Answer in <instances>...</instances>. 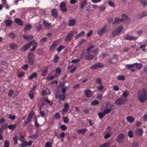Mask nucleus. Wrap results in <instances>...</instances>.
I'll return each mask as SVG.
<instances>
[{
  "label": "nucleus",
  "mask_w": 147,
  "mask_h": 147,
  "mask_svg": "<svg viewBox=\"0 0 147 147\" xmlns=\"http://www.w3.org/2000/svg\"><path fill=\"white\" fill-rule=\"evenodd\" d=\"M50 93V91L48 89H47L46 90H43L41 93L42 96H45L46 95L49 94Z\"/></svg>",
  "instance_id": "17"
},
{
  "label": "nucleus",
  "mask_w": 147,
  "mask_h": 147,
  "mask_svg": "<svg viewBox=\"0 0 147 147\" xmlns=\"http://www.w3.org/2000/svg\"><path fill=\"white\" fill-rule=\"evenodd\" d=\"M60 127L61 129L63 131L67 129V126L65 125H61Z\"/></svg>",
  "instance_id": "52"
},
{
  "label": "nucleus",
  "mask_w": 147,
  "mask_h": 147,
  "mask_svg": "<svg viewBox=\"0 0 147 147\" xmlns=\"http://www.w3.org/2000/svg\"><path fill=\"white\" fill-rule=\"evenodd\" d=\"M100 85L99 86H97V88L98 90L99 91H101L103 89L104 87L102 84Z\"/></svg>",
  "instance_id": "47"
},
{
  "label": "nucleus",
  "mask_w": 147,
  "mask_h": 147,
  "mask_svg": "<svg viewBox=\"0 0 147 147\" xmlns=\"http://www.w3.org/2000/svg\"><path fill=\"white\" fill-rule=\"evenodd\" d=\"M66 91V89L65 88H62V93L61 94H60L58 96V94H57L56 96V97L57 98L58 96L62 100H64L65 99V92Z\"/></svg>",
  "instance_id": "7"
},
{
  "label": "nucleus",
  "mask_w": 147,
  "mask_h": 147,
  "mask_svg": "<svg viewBox=\"0 0 147 147\" xmlns=\"http://www.w3.org/2000/svg\"><path fill=\"white\" fill-rule=\"evenodd\" d=\"M86 131V129L84 128L77 130V132L79 134L82 133V135H83L85 134Z\"/></svg>",
  "instance_id": "25"
},
{
  "label": "nucleus",
  "mask_w": 147,
  "mask_h": 147,
  "mask_svg": "<svg viewBox=\"0 0 147 147\" xmlns=\"http://www.w3.org/2000/svg\"><path fill=\"white\" fill-rule=\"evenodd\" d=\"M28 68V65L27 64H25L22 67V69L25 70H27Z\"/></svg>",
  "instance_id": "59"
},
{
  "label": "nucleus",
  "mask_w": 147,
  "mask_h": 147,
  "mask_svg": "<svg viewBox=\"0 0 147 147\" xmlns=\"http://www.w3.org/2000/svg\"><path fill=\"white\" fill-rule=\"evenodd\" d=\"M15 22L18 24L22 26L23 25V23L22 21L18 18H16L15 19Z\"/></svg>",
  "instance_id": "23"
},
{
  "label": "nucleus",
  "mask_w": 147,
  "mask_h": 147,
  "mask_svg": "<svg viewBox=\"0 0 147 147\" xmlns=\"http://www.w3.org/2000/svg\"><path fill=\"white\" fill-rule=\"evenodd\" d=\"M108 4L111 7H114L115 6V5L114 1H108Z\"/></svg>",
  "instance_id": "34"
},
{
  "label": "nucleus",
  "mask_w": 147,
  "mask_h": 147,
  "mask_svg": "<svg viewBox=\"0 0 147 147\" xmlns=\"http://www.w3.org/2000/svg\"><path fill=\"white\" fill-rule=\"evenodd\" d=\"M134 64V69H135V70L136 69H139L142 67V64L141 63H135Z\"/></svg>",
  "instance_id": "26"
},
{
  "label": "nucleus",
  "mask_w": 147,
  "mask_h": 147,
  "mask_svg": "<svg viewBox=\"0 0 147 147\" xmlns=\"http://www.w3.org/2000/svg\"><path fill=\"white\" fill-rule=\"evenodd\" d=\"M106 28L105 27H104L103 28H102L101 30H100L98 31V34L100 35H101L103 33H104V32H105L106 31Z\"/></svg>",
  "instance_id": "33"
},
{
  "label": "nucleus",
  "mask_w": 147,
  "mask_h": 147,
  "mask_svg": "<svg viewBox=\"0 0 147 147\" xmlns=\"http://www.w3.org/2000/svg\"><path fill=\"white\" fill-rule=\"evenodd\" d=\"M103 66L102 63L98 62L91 66L90 68L92 69H96L102 67Z\"/></svg>",
  "instance_id": "6"
},
{
  "label": "nucleus",
  "mask_w": 147,
  "mask_h": 147,
  "mask_svg": "<svg viewBox=\"0 0 147 147\" xmlns=\"http://www.w3.org/2000/svg\"><path fill=\"white\" fill-rule=\"evenodd\" d=\"M138 37H135L133 36H131L129 35H127L124 36V38L127 40H136Z\"/></svg>",
  "instance_id": "12"
},
{
  "label": "nucleus",
  "mask_w": 147,
  "mask_h": 147,
  "mask_svg": "<svg viewBox=\"0 0 147 147\" xmlns=\"http://www.w3.org/2000/svg\"><path fill=\"white\" fill-rule=\"evenodd\" d=\"M126 100L122 98L117 99L115 102L117 105H122L124 104L126 101Z\"/></svg>",
  "instance_id": "5"
},
{
  "label": "nucleus",
  "mask_w": 147,
  "mask_h": 147,
  "mask_svg": "<svg viewBox=\"0 0 147 147\" xmlns=\"http://www.w3.org/2000/svg\"><path fill=\"white\" fill-rule=\"evenodd\" d=\"M48 71L47 68L45 70H43L42 71V76H45L47 74Z\"/></svg>",
  "instance_id": "48"
},
{
  "label": "nucleus",
  "mask_w": 147,
  "mask_h": 147,
  "mask_svg": "<svg viewBox=\"0 0 147 147\" xmlns=\"http://www.w3.org/2000/svg\"><path fill=\"white\" fill-rule=\"evenodd\" d=\"M86 0H84L82 3H81L80 5V8L82 9L84 8V6L86 4Z\"/></svg>",
  "instance_id": "40"
},
{
  "label": "nucleus",
  "mask_w": 147,
  "mask_h": 147,
  "mask_svg": "<svg viewBox=\"0 0 147 147\" xmlns=\"http://www.w3.org/2000/svg\"><path fill=\"white\" fill-rule=\"evenodd\" d=\"M85 34V32L84 31H82L79 34H78L75 37L76 39L79 38L80 37L83 36Z\"/></svg>",
  "instance_id": "31"
},
{
  "label": "nucleus",
  "mask_w": 147,
  "mask_h": 147,
  "mask_svg": "<svg viewBox=\"0 0 147 147\" xmlns=\"http://www.w3.org/2000/svg\"><path fill=\"white\" fill-rule=\"evenodd\" d=\"M132 147H139V146L137 142H134L132 144Z\"/></svg>",
  "instance_id": "64"
},
{
  "label": "nucleus",
  "mask_w": 147,
  "mask_h": 147,
  "mask_svg": "<svg viewBox=\"0 0 147 147\" xmlns=\"http://www.w3.org/2000/svg\"><path fill=\"white\" fill-rule=\"evenodd\" d=\"M11 23V21L10 20H7L5 21L6 25L7 26H9Z\"/></svg>",
  "instance_id": "56"
},
{
  "label": "nucleus",
  "mask_w": 147,
  "mask_h": 147,
  "mask_svg": "<svg viewBox=\"0 0 147 147\" xmlns=\"http://www.w3.org/2000/svg\"><path fill=\"white\" fill-rule=\"evenodd\" d=\"M126 119L128 122L131 123L134 121L135 119L132 117L129 116L127 117Z\"/></svg>",
  "instance_id": "22"
},
{
  "label": "nucleus",
  "mask_w": 147,
  "mask_h": 147,
  "mask_svg": "<svg viewBox=\"0 0 147 147\" xmlns=\"http://www.w3.org/2000/svg\"><path fill=\"white\" fill-rule=\"evenodd\" d=\"M110 145L111 144L110 143L107 142L102 144L99 147H109Z\"/></svg>",
  "instance_id": "38"
},
{
  "label": "nucleus",
  "mask_w": 147,
  "mask_h": 147,
  "mask_svg": "<svg viewBox=\"0 0 147 147\" xmlns=\"http://www.w3.org/2000/svg\"><path fill=\"white\" fill-rule=\"evenodd\" d=\"M23 37L24 38L27 40H30L33 38V36L32 35L28 36L26 35H24L23 36Z\"/></svg>",
  "instance_id": "27"
},
{
  "label": "nucleus",
  "mask_w": 147,
  "mask_h": 147,
  "mask_svg": "<svg viewBox=\"0 0 147 147\" xmlns=\"http://www.w3.org/2000/svg\"><path fill=\"white\" fill-rule=\"evenodd\" d=\"M30 43H31V45H32L33 46V47H36L38 45L37 43L34 40H32Z\"/></svg>",
  "instance_id": "36"
},
{
  "label": "nucleus",
  "mask_w": 147,
  "mask_h": 147,
  "mask_svg": "<svg viewBox=\"0 0 147 147\" xmlns=\"http://www.w3.org/2000/svg\"><path fill=\"white\" fill-rule=\"evenodd\" d=\"M34 115V112L32 111L29 114L28 119V122H29L31 121V119L32 118V117Z\"/></svg>",
  "instance_id": "19"
},
{
  "label": "nucleus",
  "mask_w": 147,
  "mask_h": 147,
  "mask_svg": "<svg viewBox=\"0 0 147 147\" xmlns=\"http://www.w3.org/2000/svg\"><path fill=\"white\" fill-rule=\"evenodd\" d=\"M9 37L12 39H13L15 38L14 34L12 33H11L9 34Z\"/></svg>",
  "instance_id": "60"
},
{
  "label": "nucleus",
  "mask_w": 147,
  "mask_h": 147,
  "mask_svg": "<svg viewBox=\"0 0 147 147\" xmlns=\"http://www.w3.org/2000/svg\"><path fill=\"white\" fill-rule=\"evenodd\" d=\"M32 28V26L30 25H27L25 26L24 28L26 31L30 30Z\"/></svg>",
  "instance_id": "35"
},
{
  "label": "nucleus",
  "mask_w": 147,
  "mask_h": 147,
  "mask_svg": "<svg viewBox=\"0 0 147 147\" xmlns=\"http://www.w3.org/2000/svg\"><path fill=\"white\" fill-rule=\"evenodd\" d=\"M55 117L57 119H59L61 117L59 113H57L55 115Z\"/></svg>",
  "instance_id": "61"
},
{
  "label": "nucleus",
  "mask_w": 147,
  "mask_h": 147,
  "mask_svg": "<svg viewBox=\"0 0 147 147\" xmlns=\"http://www.w3.org/2000/svg\"><path fill=\"white\" fill-rule=\"evenodd\" d=\"M112 110V108L106 109L103 110V112L105 114L108 115Z\"/></svg>",
  "instance_id": "24"
},
{
  "label": "nucleus",
  "mask_w": 147,
  "mask_h": 147,
  "mask_svg": "<svg viewBox=\"0 0 147 147\" xmlns=\"http://www.w3.org/2000/svg\"><path fill=\"white\" fill-rule=\"evenodd\" d=\"M64 48V46L63 45H61L57 48V50L58 52H60Z\"/></svg>",
  "instance_id": "39"
},
{
  "label": "nucleus",
  "mask_w": 147,
  "mask_h": 147,
  "mask_svg": "<svg viewBox=\"0 0 147 147\" xmlns=\"http://www.w3.org/2000/svg\"><path fill=\"white\" fill-rule=\"evenodd\" d=\"M117 79L119 80L123 81L125 79L124 77L123 76H119L117 77Z\"/></svg>",
  "instance_id": "45"
},
{
  "label": "nucleus",
  "mask_w": 147,
  "mask_h": 147,
  "mask_svg": "<svg viewBox=\"0 0 147 147\" xmlns=\"http://www.w3.org/2000/svg\"><path fill=\"white\" fill-rule=\"evenodd\" d=\"M9 142L6 141L4 142V147H9Z\"/></svg>",
  "instance_id": "55"
},
{
  "label": "nucleus",
  "mask_w": 147,
  "mask_h": 147,
  "mask_svg": "<svg viewBox=\"0 0 147 147\" xmlns=\"http://www.w3.org/2000/svg\"><path fill=\"white\" fill-rule=\"evenodd\" d=\"M84 93L86 96L88 97H90L92 96V92L89 90H85Z\"/></svg>",
  "instance_id": "13"
},
{
  "label": "nucleus",
  "mask_w": 147,
  "mask_h": 147,
  "mask_svg": "<svg viewBox=\"0 0 147 147\" xmlns=\"http://www.w3.org/2000/svg\"><path fill=\"white\" fill-rule=\"evenodd\" d=\"M123 28L121 26L117 28V30L112 32V34L114 36L118 35L122 31Z\"/></svg>",
  "instance_id": "8"
},
{
  "label": "nucleus",
  "mask_w": 147,
  "mask_h": 147,
  "mask_svg": "<svg viewBox=\"0 0 147 147\" xmlns=\"http://www.w3.org/2000/svg\"><path fill=\"white\" fill-rule=\"evenodd\" d=\"M43 24L46 27L48 28H51L52 27V25L51 24L48 22L46 20H44Z\"/></svg>",
  "instance_id": "16"
},
{
  "label": "nucleus",
  "mask_w": 147,
  "mask_h": 147,
  "mask_svg": "<svg viewBox=\"0 0 147 147\" xmlns=\"http://www.w3.org/2000/svg\"><path fill=\"white\" fill-rule=\"evenodd\" d=\"M61 71V69L59 68H57L56 69V72L57 74H60Z\"/></svg>",
  "instance_id": "62"
},
{
  "label": "nucleus",
  "mask_w": 147,
  "mask_h": 147,
  "mask_svg": "<svg viewBox=\"0 0 147 147\" xmlns=\"http://www.w3.org/2000/svg\"><path fill=\"white\" fill-rule=\"evenodd\" d=\"M125 138V135L123 134H121L118 135L117 138V142L120 144L124 142Z\"/></svg>",
  "instance_id": "4"
},
{
  "label": "nucleus",
  "mask_w": 147,
  "mask_h": 147,
  "mask_svg": "<svg viewBox=\"0 0 147 147\" xmlns=\"http://www.w3.org/2000/svg\"><path fill=\"white\" fill-rule=\"evenodd\" d=\"M93 58V56L92 55H86L85 56V59H86L91 60Z\"/></svg>",
  "instance_id": "41"
},
{
  "label": "nucleus",
  "mask_w": 147,
  "mask_h": 147,
  "mask_svg": "<svg viewBox=\"0 0 147 147\" xmlns=\"http://www.w3.org/2000/svg\"><path fill=\"white\" fill-rule=\"evenodd\" d=\"M69 107V105L68 103H66L64 105V108L62 109V111L64 113L67 112Z\"/></svg>",
  "instance_id": "14"
},
{
  "label": "nucleus",
  "mask_w": 147,
  "mask_h": 147,
  "mask_svg": "<svg viewBox=\"0 0 147 147\" xmlns=\"http://www.w3.org/2000/svg\"><path fill=\"white\" fill-rule=\"evenodd\" d=\"M134 63L132 64H127L125 66L128 68L129 69H130L132 72H134L135 71V69H134Z\"/></svg>",
  "instance_id": "15"
},
{
  "label": "nucleus",
  "mask_w": 147,
  "mask_h": 147,
  "mask_svg": "<svg viewBox=\"0 0 147 147\" xmlns=\"http://www.w3.org/2000/svg\"><path fill=\"white\" fill-rule=\"evenodd\" d=\"M143 132V130L142 128H138L136 129L135 131V133L138 136H142Z\"/></svg>",
  "instance_id": "11"
},
{
  "label": "nucleus",
  "mask_w": 147,
  "mask_h": 147,
  "mask_svg": "<svg viewBox=\"0 0 147 147\" xmlns=\"http://www.w3.org/2000/svg\"><path fill=\"white\" fill-rule=\"evenodd\" d=\"M129 137L130 138H132L133 136V132L132 131H129L128 132Z\"/></svg>",
  "instance_id": "42"
},
{
  "label": "nucleus",
  "mask_w": 147,
  "mask_h": 147,
  "mask_svg": "<svg viewBox=\"0 0 147 147\" xmlns=\"http://www.w3.org/2000/svg\"><path fill=\"white\" fill-rule=\"evenodd\" d=\"M31 45L30 42H28L27 44L24 45L22 48V50L23 51H26L28 48L30 47Z\"/></svg>",
  "instance_id": "18"
},
{
  "label": "nucleus",
  "mask_w": 147,
  "mask_h": 147,
  "mask_svg": "<svg viewBox=\"0 0 147 147\" xmlns=\"http://www.w3.org/2000/svg\"><path fill=\"white\" fill-rule=\"evenodd\" d=\"M99 103L98 101L97 100H95L91 102V104L92 105H95L98 104Z\"/></svg>",
  "instance_id": "49"
},
{
  "label": "nucleus",
  "mask_w": 147,
  "mask_h": 147,
  "mask_svg": "<svg viewBox=\"0 0 147 147\" xmlns=\"http://www.w3.org/2000/svg\"><path fill=\"white\" fill-rule=\"evenodd\" d=\"M65 135V132H61L59 136V137L60 138H63Z\"/></svg>",
  "instance_id": "58"
},
{
  "label": "nucleus",
  "mask_w": 147,
  "mask_h": 147,
  "mask_svg": "<svg viewBox=\"0 0 147 147\" xmlns=\"http://www.w3.org/2000/svg\"><path fill=\"white\" fill-rule=\"evenodd\" d=\"M9 119H11L12 120H13L16 118L15 115H12L11 114H10L9 115Z\"/></svg>",
  "instance_id": "54"
},
{
  "label": "nucleus",
  "mask_w": 147,
  "mask_h": 147,
  "mask_svg": "<svg viewBox=\"0 0 147 147\" xmlns=\"http://www.w3.org/2000/svg\"><path fill=\"white\" fill-rule=\"evenodd\" d=\"M10 47L13 49H16L18 47V46L14 43H12L10 45Z\"/></svg>",
  "instance_id": "29"
},
{
  "label": "nucleus",
  "mask_w": 147,
  "mask_h": 147,
  "mask_svg": "<svg viewBox=\"0 0 147 147\" xmlns=\"http://www.w3.org/2000/svg\"><path fill=\"white\" fill-rule=\"evenodd\" d=\"M52 16L55 18H57L58 16V14L57 10L55 9H53L51 11Z\"/></svg>",
  "instance_id": "21"
},
{
  "label": "nucleus",
  "mask_w": 147,
  "mask_h": 147,
  "mask_svg": "<svg viewBox=\"0 0 147 147\" xmlns=\"http://www.w3.org/2000/svg\"><path fill=\"white\" fill-rule=\"evenodd\" d=\"M37 76V74L36 73H34L32 74L31 76H29V78L30 79H31L33 78L36 77Z\"/></svg>",
  "instance_id": "46"
},
{
  "label": "nucleus",
  "mask_w": 147,
  "mask_h": 147,
  "mask_svg": "<svg viewBox=\"0 0 147 147\" xmlns=\"http://www.w3.org/2000/svg\"><path fill=\"white\" fill-rule=\"evenodd\" d=\"M21 146L22 147H26L27 146V142L26 141L24 142L21 144Z\"/></svg>",
  "instance_id": "57"
},
{
  "label": "nucleus",
  "mask_w": 147,
  "mask_h": 147,
  "mask_svg": "<svg viewBox=\"0 0 147 147\" xmlns=\"http://www.w3.org/2000/svg\"><path fill=\"white\" fill-rule=\"evenodd\" d=\"M14 141V144L15 145L18 144V137L17 135H15L13 138Z\"/></svg>",
  "instance_id": "32"
},
{
  "label": "nucleus",
  "mask_w": 147,
  "mask_h": 147,
  "mask_svg": "<svg viewBox=\"0 0 147 147\" xmlns=\"http://www.w3.org/2000/svg\"><path fill=\"white\" fill-rule=\"evenodd\" d=\"M20 137L19 138V140L22 142H23L24 141L25 138L24 137L21 135V134H20Z\"/></svg>",
  "instance_id": "50"
},
{
  "label": "nucleus",
  "mask_w": 147,
  "mask_h": 147,
  "mask_svg": "<svg viewBox=\"0 0 147 147\" xmlns=\"http://www.w3.org/2000/svg\"><path fill=\"white\" fill-rule=\"evenodd\" d=\"M34 94L32 91H31L29 94V96L30 98L32 99L34 98Z\"/></svg>",
  "instance_id": "53"
},
{
  "label": "nucleus",
  "mask_w": 147,
  "mask_h": 147,
  "mask_svg": "<svg viewBox=\"0 0 147 147\" xmlns=\"http://www.w3.org/2000/svg\"><path fill=\"white\" fill-rule=\"evenodd\" d=\"M76 23L75 20L71 19L69 20L68 25L69 26H71L74 25Z\"/></svg>",
  "instance_id": "20"
},
{
  "label": "nucleus",
  "mask_w": 147,
  "mask_h": 147,
  "mask_svg": "<svg viewBox=\"0 0 147 147\" xmlns=\"http://www.w3.org/2000/svg\"><path fill=\"white\" fill-rule=\"evenodd\" d=\"M34 55L31 53H29L27 55V58L29 63L31 65L34 64L35 60Z\"/></svg>",
  "instance_id": "2"
},
{
  "label": "nucleus",
  "mask_w": 147,
  "mask_h": 147,
  "mask_svg": "<svg viewBox=\"0 0 147 147\" xmlns=\"http://www.w3.org/2000/svg\"><path fill=\"white\" fill-rule=\"evenodd\" d=\"M146 45L145 44H144L140 46V49H142V51H145V47H146Z\"/></svg>",
  "instance_id": "51"
},
{
  "label": "nucleus",
  "mask_w": 147,
  "mask_h": 147,
  "mask_svg": "<svg viewBox=\"0 0 147 147\" xmlns=\"http://www.w3.org/2000/svg\"><path fill=\"white\" fill-rule=\"evenodd\" d=\"M137 95L138 99L141 102H144L147 99V93L144 89L139 91Z\"/></svg>",
  "instance_id": "1"
},
{
  "label": "nucleus",
  "mask_w": 147,
  "mask_h": 147,
  "mask_svg": "<svg viewBox=\"0 0 147 147\" xmlns=\"http://www.w3.org/2000/svg\"><path fill=\"white\" fill-rule=\"evenodd\" d=\"M98 115L100 119H101L105 115L104 112L98 113Z\"/></svg>",
  "instance_id": "37"
},
{
  "label": "nucleus",
  "mask_w": 147,
  "mask_h": 147,
  "mask_svg": "<svg viewBox=\"0 0 147 147\" xmlns=\"http://www.w3.org/2000/svg\"><path fill=\"white\" fill-rule=\"evenodd\" d=\"M7 125V124H4L2 125V126L1 127V128L0 129L1 130L0 131V132L2 133V131H3L6 129Z\"/></svg>",
  "instance_id": "44"
},
{
  "label": "nucleus",
  "mask_w": 147,
  "mask_h": 147,
  "mask_svg": "<svg viewBox=\"0 0 147 147\" xmlns=\"http://www.w3.org/2000/svg\"><path fill=\"white\" fill-rule=\"evenodd\" d=\"M69 121L67 117H65L63 118V121L64 123H67Z\"/></svg>",
  "instance_id": "63"
},
{
  "label": "nucleus",
  "mask_w": 147,
  "mask_h": 147,
  "mask_svg": "<svg viewBox=\"0 0 147 147\" xmlns=\"http://www.w3.org/2000/svg\"><path fill=\"white\" fill-rule=\"evenodd\" d=\"M129 92L128 91L125 90L123 91L122 93V96L125 98H126L129 95Z\"/></svg>",
  "instance_id": "28"
},
{
  "label": "nucleus",
  "mask_w": 147,
  "mask_h": 147,
  "mask_svg": "<svg viewBox=\"0 0 147 147\" xmlns=\"http://www.w3.org/2000/svg\"><path fill=\"white\" fill-rule=\"evenodd\" d=\"M16 124H14L13 125H9L7 127L9 129L13 130L16 128Z\"/></svg>",
  "instance_id": "30"
},
{
  "label": "nucleus",
  "mask_w": 147,
  "mask_h": 147,
  "mask_svg": "<svg viewBox=\"0 0 147 147\" xmlns=\"http://www.w3.org/2000/svg\"><path fill=\"white\" fill-rule=\"evenodd\" d=\"M124 20H125L126 22L129 21V19L127 16L125 15H123L122 16V18H116L115 19V22L116 23L121 22Z\"/></svg>",
  "instance_id": "3"
},
{
  "label": "nucleus",
  "mask_w": 147,
  "mask_h": 147,
  "mask_svg": "<svg viewBox=\"0 0 147 147\" xmlns=\"http://www.w3.org/2000/svg\"><path fill=\"white\" fill-rule=\"evenodd\" d=\"M74 33V31H71L67 34L65 40V42L69 41V39L73 36Z\"/></svg>",
  "instance_id": "10"
},
{
  "label": "nucleus",
  "mask_w": 147,
  "mask_h": 147,
  "mask_svg": "<svg viewBox=\"0 0 147 147\" xmlns=\"http://www.w3.org/2000/svg\"><path fill=\"white\" fill-rule=\"evenodd\" d=\"M111 133H107L104 135V138L105 139H107L111 136Z\"/></svg>",
  "instance_id": "43"
},
{
  "label": "nucleus",
  "mask_w": 147,
  "mask_h": 147,
  "mask_svg": "<svg viewBox=\"0 0 147 147\" xmlns=\"http://www.w3.org/2000/svg\"><path fill=\"white\" fill-rule=\"evenodd\" d=\"M60 7L62 11L66 12L67 11V9L66 6V4L62 2L60 3Z\"/></svg>",
  "instance_id": "9"
}]
</instances>
